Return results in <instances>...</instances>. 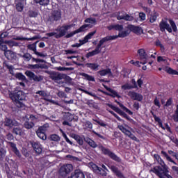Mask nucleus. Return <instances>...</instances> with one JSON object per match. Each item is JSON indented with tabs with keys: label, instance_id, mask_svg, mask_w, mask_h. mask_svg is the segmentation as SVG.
<instances>
[{
	"label": "nucleus",
	"instance_id": "obj_64",
	"mask_svg": "<svg viewBox=\"0 0 178 178\" xmlns=\"http://www.w3.org/2000/svg\"><path fill=\"white\" fill-rule=\"evenodd\" d=\"M96 33H97V31H93V32L89 33L86 36L88 37V38L89 40H90V39L92 38V36H94V35H95Z\"/></svg>",
	"mask_w": 178,
	"mask_h": 178
},
{
	"label": "nucleus",
	"instance_id": "obj_45",
	"mask_svg": "<svg viewBox=\"0 0 178 178\" xmlns=\"http://www.w3.org/2000/svg\"><path fill=\"white\" fill-rule=\"evenodd\" d=\"M85 92H86V95H89V96H90V97H94V99H95V100H99V99H100V97H98V96H97L95 93H93V92H89V91H88V90H86Z\"/></svg>",
	"mask_w": 178,
	"mask_h": 178
},
{
	"label": "nucleus",
	"instance_id": "obj_44",
	"mask_svg": "<svg viewBox=\"0 0 178 178\" xmlns=\"http://www.w3.org/2000/svg\"><path fill=\"white\" fill-rule=\"evenodd\" d=\"M13 133L15 135L21 136L22 133V129L20 127H14L13 129Z\"/></svg>",
	"mask_w": 178,
	"mask_h": 178
},
{
	"label": "nucleus",
	"instance_id": "obj_56",
	"mask_svg": "<svg viewBox=\"0 0 178 178\" xmlns=\"http://www.w3.org/2000/svg\"><path fill=\"white\" fill-rule=\"evenodd\" d=\"M38 16V13L35 10H30L29 11V17H37Z\"/></svg>",
	"mask_w": 178,
	"mask_h": 178
},
{
	"label": "nucleus",
	"instance_id": "obj_5",
	"mask_svg": "<svg viewBox=\"0 0 178 178\" xmlns=\"http://www.w3.org/2000/svg\"><path fill=\"white\" fill-rule=\"evenodd\" d=\"M9 97L18 108L25 107V104L21 102L26 100V95L24 91L15 88L13 91L10 92Z\"/></svg>",
	"mask_w": 178,
	"mask_h": 178
},
{
	"label": "nucleus",
	"instance_id": "obj_1",
	"mask_svg": "<svg viewBox=\"0 0 178 178\" xmlns=\"http://www.w3.org/2000/svg\"><path fill=\"white\" fill-rule=\"evenodd\" d=\"M130 33H131V31H129V30L127 29V31H124L119 33L118 35H113V36L110 35V36H106L102 38V40L99 41V44H97V46L96 47L95 49L93 50L92 51L88 52L86 55V57L87 58H90V57H92L94 56H96L100 54L102 49V47L104 44V42H108L110 40H115L118 38H124L127 37Z\"/></svg>",
	"mask_w": 178,
	"mask_h": 178
},
{
	"label": "nucleus",
	"instance_id": "obj_53",
	"mask_svg": "<svg viewBox=\"0 0 178 178\" xmlns=\"http://www.w3.org/2000/svg\"><path fill=\"white\" fill-rule=\"evenodd\" d=\"M122 90H132L133 86L129 83H126L121 86Z\"/></svg>",
	"mask_w": 178,
	"mask_h": 178
},
{
	"label": "nucleus",
	"instance_id": "obj_39",
	"mask_svg": "<svg viewBox=\"0 0 178 178\" xmlns=\"http://www.w3.org/2000/svg\"><path fill=\"white\" fill-rule=\"evenodd\" d=\"M108 112L110 113L111 115H113V117L118 121V122H122V119L116 114L114 111L107 109Z\"/></svg>",
	"mask_w": 178,
	"mask_h": 178
},
{
	"label": "nucleus",
	"instance_id": "obj_11",
	"mask_svg": "<svg viewBox=\"0 0 178 178\" xmlns=\"http://www.w3.org/2000/svg\"><path fill=\"white\" fill-rule=\"evenodd\" d=\"M118 128L122 133H123L125 136H128L131 140L139 142L138 138L129 129L124 127L123 125H118Z\"/></svg>",
	"mask_w": 178,
	"mask_h": 178
},
{
	"label": "nucleus",
	"instance_id": "obj_22",
	"mask_svg": "<svg viewBox=\"0 0 178 178\" xmlns=\"http://www.w3.org/2000/svg\"><path fill=\"white\" fill-rule=\"evenodd\" d=\"M104 88H106V90H107V91H108V92H107V96L111 97L112 98H118V99H120L121 96L118 93V92L116 90H113L111 88H108L107 86H104Z\"/></svg>",
	"mask_w": 178,
	"mask_h": 178
},
{
	"label": "nucleus",
	"instance_id": "obj_46",
	"mask_svg": "<svg viewBox=\"0 0 178 178\" xmlns=\"http://www.w3.org/2000/svg\"><path fill=\"white\" fill-rule=\"evenodd\" d=\"M22 58L25 61H30L32 59V55H31L29 53H26L22 56Z\"/></svg>",
	"mask_w": 178,
	"mask_h": 178
},
{
	"label": "nucleus",
	"instance_id": "obj_13",
	"mask_svg": "<svg viewBox=\"0 0 178 178\" xmlns=\"http://www.w3.org/2000/svg\"><path fill=\"white\" fill-rule=\"evenodd\" d=\"M73 170V166L71 164H67L62 166L59 170V175L63 178L70 174Z\"/></svg>",
	"mask_w": 178,
	"mask_h": 178
},
{
	"label": "nucleus",
	"instance_id": "obj_60",
	"mask_svg": "<svg viewBox=\"0 0 178 178\" xmlns=\"http://www.w3.org/2000/svg\"><path fill=\"white\" fill-rule=\"evenodd\" d=\"M29 49L32 50L35 54V53L37 51V46L35 44H31L28 47Z\"/></svg>",
	"mask_w": 178,
	"mask_h": 178
},
{
	"label": "nucleus",
	"instance_id": "obj_18",
	"mask_svg": "<svg viewBox=\"0 0 178 178\" xmlns=\"http://www.w3.org/2000/svg\"><path fill=\"white\" fill-rule=\"evenodd\" d=\"M4 126L9 128H13V127L18 126V122L16 120L6 118L4 121Z\"/></svg>",
	"mask_w": 178,
	"mask_h": 178
},
{
	"label": "nucleus",
	"instance_id": "obj_31",
	"mask_svg": "<svg viewBox=\"0 0 178 178\" xmlns=\"http://www.w3.org/2000/svg\"><path fill=\"white\" fill-rule=\"evenodd\" d=\"M137 53L139 55V58L140 60H144L145 61L147 60L148 56L144 49H138Z\"/></svg>",
	"mask_w": 178,
	"mask_h": 178
},
{
	"label": "nucleus",
	"instance_id": "obj_42",
	"mask_svg": "<svg viewBox=\"0 0 178 178\" xmlns=\"http://www.w3.org/2000/svg\"><path fill=\"white\" fill-rule=\"evenodd\" d=\"M6 150L3 147L0 148V161H3L6 155Z\"/></svg>",
	"mask_w": 178,
	"mask_h": 178
},
{
	"label": "nucleus",
	"instance_id": "obj_37",
	"mask_svg": "<svg viewBox=\"0 0 178 178\" xmlns=\"http://www.w3.org/2000/svg\"><path fill=\"white\" fill-rule=\"evenodd\" d=\"M24 128L26 129H33L35 127V123L32 121H26L24 124Z\"/></svg>",
	"mask_w": 178,
	"mask_h": 178
},
{
	"label": "nucleus",
	"instance_id": "obj_23",
	"mask_svg": "<svg viewBox=\"0 0 178 178\" xmlns=\"http://www.w3.org/2000/svg\"><path fill=\"white\" fill-rule=\"evenodd\" d=\"M8 36V33L6 32H4L0 34V46H1L2 44L7 43V42L10 46L15 45V42H13V41L5 42L4 39L6 38Z\"/></svg>",
	"mask_w": 178,
	"mask_h": 178
},
{
	"label": "nucleus",
	"instance_id": "obj_51",
	"mask_svg": "<svg viewBox=\"0 0 178 178\" xmlns=\"http://www.w3.org/2000/svg\"><path fill=\"white\" fill-rule=\"evenodd\" d=\"M1 50L4 51L5 56H6L7 53H9L10 54L13 53L12 51H8V47L6 44L1 45Z\"/></svg>",
	"mask_w": 178,
	"mask_h": 178
},
{
	"label": "nucleus",
	"instance_id": "obj_10",
	"mask_svg": "<svg viewBox=\"0 0 178 178\" xmlns=\"http://www.w3.org/2000/svg\"><path fill=\"white\" fill-rule=\"evenodd\" d=\"M91 167L94 172L98 174L99 175H101L102 177H106L108 175L107 172H109L108 168L104 164L102 165L101 168L97 166L95 163H92Z\"/></svg>",
	"mask_w": 178,
	"mask_h": 178
},
{
	"label": "nucleus",
	"instance_id": "obj_57",
	"mask_svg": "<svg viewBox=\"0 0 178 178\" xmlns=\"http://www.w3.org/2000/svg\"><path fill=\"white\" fill-rule=\"evenodd\" d=\"M154 106H157L159 108H160L161 106L160 101L158 99L157 97H156L154 100Z\"/></svg>",
	"mask_w": 178,
	"mask_h": 178
},
{
	"label": "nucleus",
	"instance_id": "obj_15",
	"mask_svg": "<svg viewBox=\"0 0 178 178\" xmlns=\"http://www.w3.org/2000/svg\"><path fill=\"white\" fill-rule=\"evenodd\" d=\"M128 97L131 98L133 101H137L138 102H142L143 101V95L138 93L135 91H129L127 93Z\"/></svg>",
	"mask_w": 178,
	"mask_h": 178
},
{
	"label": "nucleus",
	"instance_id": "obj_40",
	"mask_svg": "<svg viewBox=\"0 0 178 178\" xmlns=\"http://www.w3.org/2000/svg\"><path fill=\"white\" fill-rule=\"evenodd\" d=\"M15 77L18 79L19 80H22V81H26V76L24 75L21 72L16 73L15 75Z\"/></svg>",
	"mask_w": 178,
	"mask_h": 178
},
{
	"label": "nucleus",
	"instance_id": "obj_48",
	"mask_svg": "<svg viewBox=\"0 0 178 178\" xmlns=\"http://www.w3.org/2000/svg\"><path fill=\"white\" fill-rule=\"evenodd\" d=\"M85 23H90L92 24H96L97 23V19L96 18H86V19H85Z\"/></svg>",
	"mask_w": 178,
	"mask_h": 178
},
{
	"label": "nucleus",
	"instance_id": "obj_43",
	"mask_svg": "<svg viewBox=\"0 0 178 178\" xmlns=\"http://www.w3.org/2000/svg\"><path fill=\"white\" fill-rule=\"evenodd\" d=\"M36 3H39L40 6H48L49 0H35Z\"/></svg>",
	"mask_w": 178,
	"mask_h": 178
},
{
	"label": "nucleus",
	"instance_id": "obj_16",
	"mask_svg": "<svg viewBox=\"0 0 178 178\" xmlns=\"http://www.w3.org/2000/svg\"><path fill=\"white\" fill-rule=\"evenodd\" d=\"M90 24H84V25H82L79 28V29H76V31L71 32L70 33H68L65 35V38L68 39L72 37H73L74 35L84 32L86 29V28L89 27Z\"/></svg>",
	"mask_w": 178,
	"mask_h": 178
},
{
	"label": "nucleus",
	"instance_id": "obj_7",
	"mask_svg": "<svg viewBox=\"0 0 178 178\" xmlns=\"http://www.w3.org/2000/svg\"><path fill=\"white\" fill-rule=\"evenodd\" d=\"M73 26L74 24H70V25H66L64 24L61 26H58L55 31L58 32V33H57L56 36H55V38L59 39L64 37L67 34V31Z\"/></svg>",
	"mask_w": 178,
	"mask_h": 178
},
{
	"label": "nucleus",
	"instance_id": "obj_63",
	"mask_svg": "<svg viewBox=\"0 0 178 178\" xmlns=\"http://www.w3.org/2000/svg\"><path fill=\"white\" fill-rule=\"evenodd\" d=\"M63 137H64V138L65 139V140H66V142H67V143H69V144L71 145H73L72 141H71V140L69 139V138L67 136V135H66L65 133H63Z\"/></svg>",
	"mask_w": 178,
	"mask_h": 178
},
{
	"label": "nucleus",
	"instance_id": "obj_24",
	"mask_svg": "<svg viewBox=\"0 0 178 178\" xmlns=\"http://www.w3.org/2000/svg\"><path fill=\"white\" fill-rule=\"evenodd\" d=\"M28 68L30 70H38V69H48V65L46 64H41V63H38L35 65L32 64H29L27 65Z\"/></svg>",
	"mask_w": 178,
	"mask_h": 178
},
{
	"label": "nucleus",
	"instance_id": "obj_55",
	"mask_svg": "<svg viewBox=\"0 0 178 178\" xmlns=\"http://www.w3.org/2000/svg\"><path fill=\"white\" fill-rule=\"evenodd\" d=\"M172 104H173V99L172 97H170L167 100V102H166L165 104L164 105V106L170 107V106H172Z\"/></svg>",
	"mask_w": 178,
	"mask_h": 178
},
{
	"label": "nucleus",
	"instance_id": "obj_29",
	"mask_svg": "<svg viewBox=\"0 0 178 178\" xmlns=\"http://www.w3.org/2000/svg\"><path fill=\"white\" fill-rule=\"evenodd\" d=\"M68 178H86V176L81 170H76Z\"/></svg>",
	"mask_w": 178,
	"mask_h": 178
},
{
	"label": "nucleus",
	"instance_id": "obj_25",
	"mask_svg": "<svg viewBox=\"0 0 178 178\" xmlns=\"http://www.w3.org/2000/svg\"><path fill=\"white\" fill-rule=\"evenodd\" d=\"M127 28L130 32H133L135 34H140L142 31V28L140 26H136V25H127Z\"/></svg>",
	"mask_w": 178,
	"mask_h": 178
},
{
	"label": "nucleus",
	"instance_id": "obj_9",
	"mask_svg": "<svg viewBox=\"0 0 178 178\" xmlns=\"http://www.w3.org/2000/svg\"><path fill=\"white\" fill-rule=\"evenodd\" d=\"M116 19L118 21L124 20L126 22H131L134 20V17L131 15L128 14L124 10H120L116 13Z\"/></svg>",
	"mask_w": 178,
	"mask_h": 178
},
{
	"label": "nucleus",
	"instance_id": "obj_61",
	"mask_svg": "<svg viewBox=\"0 0 178 178\" xmlns=\"http://www.w3.org/2000/svg\"><path fill=\"white\" fill-rule=\"evenodd\" d=\"M57 96L60 98V99H63V98H66V94L65 93V92H63V91H59L58 93H57Z\"/></svg>",
	"mask_w": 178,
	"mask_h": 178
},
{
	"label": "nucleus",
	"instance_id": "obj_38",
	"mask_svg": "<svg viewBox=\"0 0 178 178\" xmlns=\"http://www.w3.org/2000/svg\"><path fill=\"white\" fill-rule=\"evenodd\" d=\"M81 75L89 81H95V79L93 76L89 75L84 72L81 73Z\"/></svg>",
	"mask_w": 178,
	"mask_h": 178
},
{
	"label": "nucleus",
	"instance_id": "obj_28",
	"mask_svg": "<svg viewBox=\"0 0 178 178\" xmlns=\"http://www.w3.org/2000/svg\"><path fill=\"white\" fill-rule=\"evenodd\" d=\"M115 103L118 104L119 107L125 113H127L129 115H133L134 112L131 111L130 109H129L127 107H126L123 104L120 103L118 100H115Z\"/></svg>",
	"mask_w": 178,
	"mask_h": 178
},
{
	"label": "nucleus",
	"instance_id": "obj_35",
	"mask_svg": "<svg viewBox=\"0 0 178 178\" xmlns=\"http://www.w3.org/2000/svg\"><path fill=\"white\" fill-rule=\"evenodd\" d=\"M49 127V124L46 123L44 125L39 127L37 131L47 134V131H48Z\"/></svg>",
	"mask_w": 178,
	"mask_h": 178
},
{
	"label": "nucleus",
	"instance_id": "obj_50",
	"mask_svg": "<svg viewBox=\"0 0 178 178\" xmlns=\"http://www.w3.org/2000/svg\"><path fill=\"white\" fill-rule=\"evenodd\" d=\"M94 121L102 127H106V124L102 120H94Z\"/></svg>",
	"mask_w": 178,
	"mask_h": 178
},
{
	"label": "nucleus",
	"instance_id": "obj_17",
	"mask_svg": "<svg viewBox=\"0 0 178 178\" xmlns=\"http://www.w3.org/2000/svg\"><path fill=\"white\" fill-rule=\"evenodd\" d=\"M25 74L30 79H33L36 82H40L42 80H44V76H41V75H35V74L31 71H26L25 72Z\"/></svg>",
	"mask_w": 178,
	"mask_h": 178
},
{
	"label": "nucleus",
	"instance_id": "obj_47",
	"mask_svg": "<svg viewBox=\"0 0 178 178\" xmlns=\"http://www.w3.org/2000/svg\"><path fill=\"white\" fill-rule=\"evenodd\" d=\"M166 72L169 74L178 75V72L175 70L172 69V67H169L168 69H167Z\"/></svg>",
	"mask_w": 178,
	"mask_h": 178
},
{
	"label": "nucleus",
	"instance_id": "obj_49",
	"mask_svg": "<svg viewBox=\"0 0 178 178\" xmlns=\"http://www.w3.org/2000/svg\"><path fill=\"white\" fill-rule=\"evenodd\" d=\"M50 138L51 140L56 141V142L60 141V138L57 134L51 135Z\"/></svg>",
	"mask_w": 178,
	"mask_h": 178
},
{
	"label": "nucleus",
	"instance_id": "obj_27",
	"mask_svg": "<svg viewBox=\"0 0 178 178\" xmlns=\"http://www.w3.org/2000/svg\"><path fill=\"white\" fill-rule=\"evenodd\" d=\"M107 29H108V31L114 30L121 32L124 30V26L123 25H120V24H115V25H108V26H107Z\"/></svg>",
	"mask_w": 178,
	"mask_h": 178
},
{
	"label": "nucleus",
	"instance_id": "obj_41",
	"mask_svg": "<svg viewBox=\"0 0 178 178\" xmlns=\"http://www.w3.org/2000/svg\"><path fill=\"white\" fill-rule=\"evenodd\" d=\"M36 134L39 138L43 140H45L47 139V134L38 131H36Z\"/></svg>",
	"mask_w": 178,
	"mask_h": 178
},
{
	"label": "nucleus",
	"instance_id": "obj_33",
	"mask_svg": "<svg viewBox=\"0 0 178 178\" xmlns=\"http://www.w3.org/2000/svg\"><path fill=\"white\" fill-rule=\"evenodd\" d=\"M72 138H74L76 143L79 145H83V138L78 135V134H74L72 136Z\"/></svg>",
	"mask_w": 178,
	"mask_h": 178
},
{
	"label": "nucleus",
	"instance_id": "obj_34",
	"mask_svg": "<svg viewBox=\"0 0 178 178\" xmlns=\"http://www.w3.org/2000/svg\"><path fill=\"white\" fill-rule=\"evenodd\" d=\"M97 74H99V75H100L102 76H104L107 74H112V72H111V69L107 68V69L99 70V72H97Z\"/></svg>",
	"mask_w": 178,
	"mask_h": 178
},
{
	"label": "nucleus",
	"instance_id": "obj_58",
	"mask_svg": "<svg viewBox=\"0 0 178 178\" xmlns=\"http://www.w3.org/2000/svg\"><path fill=\"white\" fill-rule=\"evenodd\" d=\"M139 18L140 19V21L146 20V14L144 12L139 13Z\"/></svg>",
	"mask_w": 178,
	"mask_h": 178
},
{
	"label": "nucleus",
	"instance_id": "obj_14",
	"mask_svg": "<svg viewBox=\"0 0 178 178\" xmlns=\"http://www.w3.org/2000/svg\"><path fill=\"white\" fill-rule=\"evenodd\" d=\"M45 73L49 75V78L54 81H59L62 80L65 78V74H60L59 72H54V71H48L45 70Z\"/></svg>",
	"mask_w": 178,
	"mask_h": 178
},
{
	"label": "nucleus",
	"instance_id": "obj_30",
	"mask_svg": "<svg viewBox=\"0 0 178 178\" xmlns=\"http://www.w3.org/2000/svg\"><path fill=\"white\" fill-rule=\"evenodd\" d=\"M25 1L24 0H19L16 3V10L18 12H22L24 8Z\"/></svg>",
	"mask_w": 178,
	"mask_h": 178
},
{
	"label": "nucleus",
	"instance_id": "obj_54",
	"mask_svg": "<svg viewBox=\"0 0 178 178\" xmlns=\"http://www.w3.org/2000/svg\"><path fill=\"white\" fill-rule=\"evenodd\" d=\"M85 127H86L87 129H92V128H93V124H92V123L90 121L87 120V121L85 122Z\"/></svg>",
	"mask_w": 178,
	"mask_h": 178
},
{
	"label": "nucleus",
	"instance_id": "obj_8",
	"mask_svg": "<svg viewBox=\"0 0 178 178\" xmlns=\"http://www.w3.org/2000/svg\"><path fill=\"white\" fill-rule=\"evenodd\" d=\"M107 106H108V108H110L111 110H113L114 112H115L117 114H118L120 116L127 120V121L129 122L134 121V120L130 116L126 114V113L122 111L119 107H117L111 104H107Z\"/></svg>",
	"mask_w": 178,
	"mask_h": 178
},
{
	"label": "nucleus",
	"instance_id": "obj_32",
	"mask_svg": "<svg viewBox=\"0 0 178 178\" xmlns=\"http://www.w3.org/2000/svg\"><path fill=\"white\" fill-rule=\"evenodd\" d=\"M161 155L163 158H165L168 161L172 163L175 165H177V163L170 158V156L165 150H161Z\"/></svg>",
	"mask_w": 178,
	"mask_h": 178
},
{
	"label": "nucleus",
	"instance_id": "obj_21",
	"mask_svg": "<svg viewBox=\"0 0 178 178\" xmlns=\"http://www.w3.org/2000/svg\"><path fill=\"white\" fill-rule=\"evenodd\" d=\"M31 145L37 155H40L42 153V147L39 142H33Z\"/></svg>",
	"mask_w": 178,
	"mask_h": 178
},
{
	"label": "nucleus",
	"instance_id": "obj_12",
	"mask_svg": "<svg viewBox=\"0 0 178 178\" xmlns=\"http://www.w3.org/2000/svg\"><path fill=\"white\" fill-rule=\"evenodd\" d=\"M61 11L60 10H54L51 13L49 16L48 22L51 24H54L55 22L60 21L61 19Z\"/></svg>",
	"mask_w": 178,
	"mask_h": 178
},
{
	"label": "nucleus",
	"instance_id": "obj_6",
	"mask_svg": "<svg viewBox=\"0 0 178 178\" xmlns=\"http://www.w3.org/2000/svg\"><path fill=\"white\" fill-rule=\"evenodd\" d=\"M168 22L165 19H161L159 25L160 31L164 33L167 31L169 33H172V32L176 33L177 31V26L175 21L170 19H168Z\"/></svg>",
	"mask_w": 178,
	"mask_h": 178
},
{
	"label": "nucleus",
	"instance_id": "obj_3",
	"mask_svg": "<svg viewBox=\"0 0 178 178\" xmlns=\"http://www.w3.org/2000/svg\"><path fill=\"white\" fill-rule=\"evenodd\" d=\"M85 141L92 148L95 149L97 147V149H99V150L102 152V154L110 157V159H112L113 161L117 163L122 162V159L120 157H118V156L115 154V153L111 152L110 149L105 147V146L102 145V143L97 145L94 140L88 137L85 138Z\"/></svg>",
	"mask_w": 178,
	"mask_h": 178
},
{
	"label": "nucleus",
	"instance_id": "obj_36",
	"mask_svg": "<svg viewBox=\"0 0 178 178\" xmlns=\"http://www.w3.org/2000/svg\"><path fill=\"white\" fill-rule=\"evenodd\" d=\"M86 67L90 68V70L93 71H97L98 70V68L99 67V65L97 63H86Z\"/></svg>",
	"mask_w": 178,
	"mask_h": 178
},
{
	"label": "nucleus",
	"instance_id": "obj_62",
	"mask_svg": "<svg viewBox=\"0 0 178 178\" xmlns=\"http://www.w3.org/2000/svg\"><path fill=\"white\" fill-rule=\"evenodd\" d=\"M7 68L9 70L10 74L12 76H15V72H14V68L12 65H10V66L8 65Z\"/></svg>",
	"mask_w": 178,
	"mask_h": 178
},
{
	"label": "nucleus",
	"instance_id": "obj_20",
	"mask_svg": "<svg viewBox=\"0 0 178 178\" xmlns=\"http://www.w3.org/2000/svg\"><path fill=\"white\" fill-rule=\"evenodd\" d=\"M8 145H10V147H11L12 152L19 158L22 157V154L19 150V149H17V145L16 143H15L14 142H11L9 141L8 142Z\"/></svg>",
	"mask_w": 178,
	"mask_h": 178
},
{
	"label": "nucleus",
	"instance_id": "obj_26",
	"mask_svg": "<svg viewBox=\"0 0 178 178\" xmlns=\"http://www.w3.org/2000/svg\"><path fill=\"white\" fill-rule=\"evenodd\" d=\"M160 14L156 10H153L152 13L149 15V23L153 24L157 21V19L159 17Z\"/></svg>",
	"mask_w": 178,
	"mask_h": 178
},
{
	"label": "nucleus",
	"instance_id": "obj_52",
	"mask_svg": "<svg viewBox=\"0 0 178 178\" xmlns=\"http://www.w3.org/2000/svg\"><path fill=\"white\" fill-rule=\"evenodd\" d=\"M31 61H32V63H46L45 62V60H44V59H40V58H33V56H32V58H31Z\"/></svg>",
	"mask_w": 178,
	"mask_h": 178
},
{
	"label": "nucleus",
	"instance_id": "obj_59",
	"mask_svg": "<svg viewBox=\"0 0 178 178\" xmlns=\"http://www.w3.org/2000/svg\"><path fill=\"white\" fill-rule=\"evenodd\" d=\"M133 108L136 111H139V109L140 108V103L138 102H134L133 104Z\"/></svg>",
	"mask_w": 178,
	"mask_h": 178
},
{
	"label": "nucleus",
	"instance_id": "obj_2",
	"mask_svg": "<svg viewBox=\"0 0 178 178\" xmlns=\"http://www.w3.org/2000/svg\"><path fill=\"white\" fill-rule=\"evenodd\" d=\"M130 33H131V31H129V30L127 29V31H124L119 33L118 35H113V36L110 35V36H106L102 38V40L99 41V44H97V46L96 47L95 49L93 50L92 51L88 52L86 55V57L87 58H90V57H92L94 56H96L100 54L102 49V47L104 44V42H108L110 40H115L118 38H124L127 37Z\"/></svg>",
	"mask_w": 178,
	"mask_h": 178
},
{
	"label": "nucleus",
	"instance_id": "obj_19",
	"mask_svg": "<svg viewBox=\"0 0 178 178\" xmlns=\"http://www.w3.org/2000/svg\"><path fill=\"white\" fill-rule=\"evenodd\" d=\"M110 169L117 178H126L124 175L122 173V172L120 170L119 168H117L116 166L111 165Z\"/></svg>",
	"mask_w": 178,
	"mask_h": 178
},
{
	"label": "nucleus",
	"instance_id": "obj_4",
	"mask_svg": "<svg viewBox=\"0 0 178 178\" xmlns=\"http://www.w3.org/2000/svg\"><path fill=\"white\" fill-rule=\"evenodd\" d=\"M154 159L156 160L158 163L161 165V166H155L151 170H149V172L154 173L156 176L162 177L163 175H166V172H169L168 170V168L166 166V164L162 160L161 156L159 154H154Z\"/></svg>",
	"mask_w": 178,
	"mask_h": 178
}]
</instances>
